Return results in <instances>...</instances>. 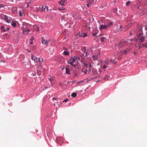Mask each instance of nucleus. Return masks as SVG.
<instances>
[{
  "instance_id": "1",
  "label": "nucleus",
  "mask_w": 147,
  "mask_h": 147,
  "mask_svg": "<svg viewBox=\"0 0 147 147\" xmlns=\"http://www.w3.org/2000/svg\"><path fill=\"white\" fill-rule=\"evenodd\" d=\"M32 25L29 24L23 23L21 27L22 30L24 34H28L31 30Z\"/></svg>"
},
{
  "instance_id": "2",
  "label": "nucleus",
  "mask_w": 147,
  "mask_h": 147,
  "mask_svg": "<svg viewBox=\"0 0 147 147\" xmlns=\"http://www.w3.org/2000/svg\"><path fill=\"white\" fill-rule=\"evenodd\" d=\"M127 44V41L122 40L120 42L118 45H117L116 46L115 49L116 50H117V49H120L126 46Z\"/></svg>"
},
{
  "instance_id": "3",
  "label": "nucleus",
  "mask_w": 147,
  "mask_h": 147,
  "mask_svg": "<svg viewBox=\"0 0 147 147\" xmlns=\"http://www.w3.org/2000/svg\"><path fill=\"white\" fill-rule=\"evenodd\" d=\"M31 59L34 61L35 63H37L38 65H39L42 64L43 60V59L42 58H36L33 55H32Z\"/></svg>"
},
{
  "instance_id": "4",
  "label": "nucleus",
  "mask_w": 147,
  "mask_h": 147,
  "mask_svg": "<svg viewBox=\"0 0 147 147\" xmlns=\"http://www.w3.org/2000/svg\"><path fill=\"white\" fill-rule=\"evenodd\" d=\"M118 59V55H116L115 54L113 55L111 57V61L113 63L115 64L117 63V61L115 60V59Z\"/></svg>"
},
{
  "instance_id": "5",
  "label": "nucleus",
  "mask_w": 147,
  "mask_h": 147,
  "mask_svg": "<svg viewBox=\"0 0 147 147\" xmlns=\"http://www.w3.org/2000/svg\"><path fill=\"white\" fill-rule=\"evenodd\" d=\"M77 59V57H74L73 58H71L70 59L69 61L68 62V63L71 65L73 67H75V65H74V63L75 62Z\"/></svg>"
},
{
  "instance_id": "6",
  "label": "nucleus",
  "mask_w": 147,
  "mask_h": 147,
  "mask_svg": "<svg viewBox=\"0 0 147 147\" xmlns=\"http://www.w3.org/2000/svg\"><path fill=\"white\" fill-rule=\"evenodd\" d=\"M49 40H47L45 39V38L42 37V42L43 45H44L47 46L49 42Z\"/></svg>"
},
{
  "instance_id": "7",
  "label": "nucleus",
  "mask_w": 147,
  "mask_h": 147,
  "mask_svg": "<svg viewBox=\"0 0 147 147\" xmlns=\"http://www.w3.org/2000/svg\"><path fill=\"white\" fill-rule=\"evenodd\" d=\"M39 10L41 12L46 10L48 11V7L45 6H41L39 7Z\"/></svg>"
},
{
  "instance_id": "8",
  "label": "nucleus",
  "mask_w": 147,
  "mask_h": 147,
  "mask_svg": "<svg viewBox=\"0 0 147 147\" xmlns=\"http://www.w3.org/2000/svg\"><path fill=\"white\" fill-rule=\"evenodd\" d=\"M118 27V26H116V27H115L114 28V31L115 32H117L119 31L120 29L121 28V25H120L119 26V27Z\"/></svg>"
},
{
  "instance_id": "9",
  "label": "nucleus",
  "mask_w": 147,
  "mask_h": 147,
  "mask_svg": "<svg viewBox=\"0 0 147 147\" xmlns=\"http://www.w3.org/2000/svg\"><path fill=\"white\" fill-rule=\"evenodd\" d=\"M8 17L6 15H5L4 17V20L8 23H10L11 22V21L8 19Z\"/></svg>"
},
{
  "instance_id": "10",
  "label": "nucleus",
  "mask_w": 147,
  "mask_h": 147,
  "mask_svg": "<svg viewBox=\"0 0 147 147\" xmlns=\"http://www.w3.org/2000/svg\"><path fill=\"white\" fill-rule=\"evenodd\" d=\"M107 25H103L101 24L100 26V29L101 30L102 29H107Z\"/></svg>"
},
{
  "instance_id": "11",
  "label": "nucleus",
  "mask_w": 147,
  "mask_h": 147,
  "mask_svg": "<svg viewBox=\"0 0 147 147\" xmlns=\"http://www.w3.org/2000/svg\"><path fill=\"white\" fill-rule=\"evenodd\" d=\"M135 46L138 49H140L142 47L141 44L137 42L135 44Z\"/></svg>"
},
{
  "instance_id": "12",
  "label": "nucleus",
  "mask_w": 147,
  "mask_h": 147,
  "mask_svg": "<svg viewBox=\"0 0 147 147\" xmlns=\"http://www.w3.org/2000/svg\"><path fill=\"white\" fill-rule=\"evenodd\" d=\"M91 49H89L87 50V52H86V56H87L88 55H89L90 53L91 52Z\"/></svg>"
},
{
  "instance_id": "13",
  "label": "nucleus",
  "mask_w": 147,
  "mask_h": 147,
  "mask_svg": "<svg viewBox=\"0 0 147 147\" xmlns=\"http://www.w3.org/2000/svg\"><path fill=\"white\" fill-rule=\"evenodd\" d=\"M117 8H116L114 9V10L113 11V12L114 13H116L119 16L121 15V13L120 12V11H119V12L118 13L117 12Z\"/></svg>"
},
{
  "instance_id": "14",
  "label": "nucleus",
  "mask_w": 147,
  "mask_h": 147,
  "mask_svg": "<svg viewBox=\"0 0 147 147\" xmlns=\"http://www.w3.org/2000/svg\"><path fill=\"white\" fill-rule=\"evenodd\" d=\"M130 49L129 48H127V49H125L124 51L122 52V53L123 54H125L129 52L130 51Z\"/></svg>"
},
{
  "instance_id": "15",
  "label": "nucleus",
  "mask_w": 147,
  "mask_h": 147,
  "mask_svg": "<svg viewBox=\"0 0 147 147\" xmlns=\"http://www.w3.org/2000/svg\"><path fill=\"white\" fill-rule=\"evenodd\" d=\"M62 141V138H56V141L58 143H59V142L61 141Z\"/></svg>"
},
{
  "instance_id": "16",
  "label": "nucleus",
  "mask_w": 147,
  "mask_h": 147,
  "mask_svg": "<svg viewBox=\"0 0 147 147\" xmlns=\"http://www.w3.org/2000/svg\"><path fill=\"white\" fill-rule=\"evenodd\" d=\"M96 0H88L87 1L88 3H94V2H96Z\"/></svg>"
},
{
  "instance_id": "17",
  "label": "nucleus",
  "mask_w": 147,
  "mask_h": 147,
  "mask_svg": "<svg viewBox=\"0 0 147 147\" xmlns=\"http://www.w3.org/2000/svg\"><path fill=\"white\" fill-rule=\"evenodd\" d=\"M131 24H129L128 25L126 26L125 27V31H126L129 28V27H131Z\"/></svg>"
},
{
  "instance_id": "18",
  "label": "nucleus",
  "mask_w": 147,
  "mask_h": 147,
  "mask_svg": "<svg viewBox=\"0 0 147 147\" xmlns=\"http://www.w3.org/2000/svg\"><path fill=\"white\" fill-rule=\"evenodd\" d=\"M110 78V76H109L108 75H105L104 77V79L105 80H107L109 79Z\"/></svg>"
},
{
  "instance_id": "19",
  "label": "nucleus",
  "mask_w": 147,
  "mask_h": 147,
  "mask_svg": "<svg viewBox=\"0 0 147 147\" xmlns=\"http://www.w3.org/2000/svg\"><path fill=\"white\" fill-rule=\"evenodd\" d=\"M65 3V1H61L59 2V3L62 6H64Z\"/></svg>"
},
{
  "instance_id": "20",
  "label": "nucleus",
  "mask_w": 147,
  "mask_h": 147,
  "mask_svg": "<svg viewBox=\"0 0 147 147\" xmlns=\"http://www.w3.org/2000/svg\"><path fill=\"white\" fill-rule=\"evenodd\" d=\"M98 55H95L93 56V58L94 60H96L98 59Z\"/></svg>"
},
{
  "instance_id": "21",
  "label": "nucleus",
  "mask_w": 147,
  "mask_h": 147,
  "mask_svg": "<svg viewBox=\"0 0 147 147\" xmlns=\"http://www.w3.org/2000/svg\"><path fill=\"white\" fill-rule=\"evenodd\" d=\"M130 35H131L132 34H136V32L135 30H134L131 31L129 33Z\"/></svg>"
},
{
  "instance_id": "22",
  "label": "nucleus",
  "mask_w": 147,
  "mask_h": 147,
  "mask_svg": "<svg viewBox=\"0 0 147 147\" xmlns=\"http://www.w3.org/2000/svg\"><path fill=\"white\" fill-rule=\"evenodd\" d=\"M113 22H112L111 21L109 22L107 25V28L112 26L113 25Z\"/></svg>"
},
{
  "instance_id": "23",
  "label": "nucleus",
  "mask_w": 147,
  "mask_h": 147,
  "mask_svg": "<svg viewBox=\"0 0 147 147\" xmlns=\"http://www.w3.org/2000/svg\"><path fill=\"white\" fill-rule=\"evenodd\" d=\"M63 54L65 55H69V53L68 51H65L63 53Z\"/></svg>"
},
{
  "instance_id": "24",
  "label": "nucleus",
  "mask_w": 147,
  "mask_h": 147,
  "mask_svg": "<svg viewBox=\"0 0 147 147\" xmlns=\"http://www.w3.org/2000/svg\"><path fill=\"white\" fill-rule=\"evenodd\" d=\"M4 28L5 27L3 26H2L1 27V29L3 32H5L6 31V30L4 29Z\"/></svg>"
},
{
  "instance_id": "25",
  "label": "nucleus",
  "mask_w": 147,
  "mask_h": 147,
  "mask_svg": "<svg viewBox=\"0 0 147 147\" xmlns=\"http://www.w3.org/2000/svg\"><path fill=\"white\" fill-rule=\"evenodd\" d=\"M106 39V38L104 37H102L100 38V40L101 42L104 41Z\"/></svg>"
},
{
  "instance_id": "26",
  "label": "nucleus",
  "mask_w": 147,
  "mask_h": 147,
  "mask_svg": "<svg viewBox=\"0 0 147 147\" xmlns=\"http://www.w3.org/2000/svg\"><path fill=\"white\" fill-rule=\"evenodd\" d=\"M82 72L84 73V74H86L87 72V70L84 68H83L82 69Z\"/></svg>"
},
{
  "instance_id": "27",
  "label": "nucleus",
  "mask_w": 147,
  "mask_h": 147,
  "mask_svg": "<svg viewBox=\"0 0 147 147\" xmlns=\"http://www.w3.org/2000/svg\"><path fill=\"white\" fill-rule=\"evenodd\" d=\"M76 96L77 94L75 92L71 94V96L72 97H75Z\"/></svg>"
},
{
  "instance_id": "28",
  "label": "nucleus",
  "mask_w": 147,
  "mask_h": 147,
  "mask_svg": "<svg viewBox=\"0 0 147 147\" xmlns=\"http://www.w3.org/2000/svg\"><path fill=\"white\" fill-rule=\"evenodd\" d=\"M66 73L67 74H70L69 73L70 70L69 69L67 68H66Z\"/></svg>"
},
{
  "instance_id": "29",
  "label": "nucleus",
  "mask_w": 147,
  "mask_h": 147,
  "mask_svg": "<svg viewBox=\"0 0 147 147\" xmlns=\"http://www.w3.org/2000/svg\"><path fill=\"white\" fill-rule=\"evenodd\" d=\"M11 25L12 26L15 27L16 26V22H13L12 23Z\"/></svg>"
},
{
  "instance_id": "30",
  "label": "nucleus",
  "mask_w": 147,
  "mask_h": 147,
  "mask_svg": "<svg viewBox=\"0 0 147 147\" xmlns=\"http://www.w3.org/2000/svg\"><path fill=\"white\" fill-rule=\"evenodd\" d=\"M131 3V2L129 1H128L126 3V5L127 6H128L129 5L130 3Z\"/></svg>"
},
{
  "instance_id": "31",
  "label": "nucleus",
  "mask_w": 147,
  "mask_h": 147,
  "mask_svg": "<svg viewBox=\"0 0 147 147\" xmlns=\"http://www.w3.org/2000/svg\"><path fill=\"white\" fill-rule=\"evenodd\" d=\"M87 35L86 33H83L82 37H85L87 36Z\"/></svg>"
},
{
  "instance_id": "32",
  "label": "nucleus",
  "mask_w": 147,
  "mask_h": 147,
  "mask_svg": "<svg viewBox=\"0 0 147 147\" xmlns=\"http://www.w3.org/2000/svg\"><path fill=\"white\" fill-rule=\"evenodd\" d=\"M23 13L21 11L19 12V15L20 16H23Z\"/></svg>"
},
{
  "instance_id": "33",
  "label": "nucleus",
  "mask_w": 147,
  "mask_h": 147,
  "mask_svg": "<svg viewBox=\"0 0 147 147\" xmlns=\"http://www.w3.org/2000/svg\"><path fill=\"white\" fill-rule=\"evenodd\" d=\"M23 63L25 66L27 65H28L27 63H26V61H24L23 62Z\"/></svg>"
},
{
  "instance_id": "34",
  "label": "nucleus",
  "mask_w": 147,
  "mask_h": 147,
  "mask_svg": "<svg viewBox=\"0 0 147 147\" xmlns=\"http://www.w3.org/2000/svg\"><path fill=\"white\" fill-rule=\"evenodd\" d=\"M102 67L103 68L105 69L107 68V65L105 64V65L102 66Z\"/></svg>"
},
{
  "instance_id": "35",
  "label": "nucleus",
  "mask_w": 147,
  "mask_h": 147,
  "mask_svg": "<svg viewBox=\"0 0 147 147\" xmlns=\"http://www.w3.org/2000/svg\"><path fill=\"white\" fill-rule=\"evenodd\" d=\"M82 34H83L82 33H80V32L79 33L78 35H79V36L82 37Z\"/></svg>"
},
{
  "instance_id": "36",
  "label": "nucleus",
  "mask_w": 147,
  "mask_h": 147,
  "mask_svg": "<svg viewBox=\"0 0 147 147\" xmlns=\"http://www.w3.org/2000/svg\"><path fill=\"white\" fill-rule=\"evenodd\" d=\"M38 26L36 25H34L33 26V28L35 29V28L36 29V28H38Z\"/></svg>"
},
{
  "instance_id": "37",
  "label": "nucleus",
  "mask_w": 147,
  "mask_h": 147,
  "mask_svg": "<svg viewBox=\"0 0 147 147\" xmlns=\"http://www.w3.org/2000/svg\"><path fill=\"white\" fill-rule=\"evenodd\" d=\"M4 7V5L3 4H0V7Z\"/></svg>"
},
{
  "instance_id": "38",
  "label": "nucleus",
  "mask_w": 147,
  "mask_h": 147,
  "mask_svg": "<svg viewBox=\"0 0 147 147\" xmlns=\"http://www.w3.org/2000/svg\"><path fill=\"white\" fill-rule=\"evenodd\" d=\"M86 67H87L88 66H89L90 68H91V63H90V64L89 65H86Z\"/></svg>"
},
{
  "instance_id": "39",
  "label": "nucleus",
  "mask_w": 147,
  "mask_h": 147,
  "mask_svg": "<svg viewBox=\"0 0 147 147\" xmlns=\"http://www.w3.org/2000/svg\"><path fill=\"white\" fill-rule=\"evenodd\" d=\"M34 39V37H33V36H32L30 38V41H31V40H32Z\"/></svg>"
},
{
  "instance_id": "40",
  "label": "nucleus",
  "mask_w": 147,
  "mask_h": 147,
  "mask_svg": "<svg viewBox=\"0 0 147 147\" xmlns=\"http://www.w3.org/2000/svg\"><path fill=\"white\" fill-rule=\"evenodd\" d=\"M68 100H69L68 99H65L63 101V102H67V101Z\"/></svg>"
},
{
  "instance_id": "41",
  "label": "nucleus",
  "mask_w": 147,
  "mask_h": 147,
  "mask_svg": "<svg viewBox=\"0 0 147 147\" xmlns=\"http://www.w3.org/2000/svg\"><path fill=\"white\" fill-rule=\"evenodd\" d=\"M83 82V81L81 80V81H80L79 82H78V84H80L81 83H82Z\"/></svg>"
},
{
  "instance_id": "42",
  "label": "nucleus",
  "mask_w": 147,
  "mask_h": 147,
  "mask_svg": "<svg viewBox=\"0 0 147 147\" xmlns=\"http://www.w3.org/2000/svg\"><path fill=\"white\" fill-rule=\"evenodd\" d=\"M30 44H32L33 43V42L32 40L30 41V40L29 41Z\"/></svg>"
},
{
  "instance_id": "43",
  "label": "nucleus",
  "mask_w": 147,
  "mask_h": 147,
  "mask_svg": "<svg viewBox=\"0 0 147 147\" xmlns=\"http://www.w3.org/2000/svg\"><path fill=\"white\" fill-rule=\"evenodd\" d=\"M36 30H37V31H39V27L38 26V28H36Z\"/></svg>"
},
{
  "instance_id": "44",
  "label": "nucleus",
  "mask_w": 147,
  "mask_h": 147,
  "mask_svg": "<svg viewBox=\"0 0 147 147\" xmlns=\"http://www.w3.org/2000/svg\"><path fill=\"white\" fill-rule=\"evenodd\" d=\"M105 64L106 65H108L109 64V62H106Z\"/></svg>"
},
{
  "instance_id": "45",
  "label": "nucleus",
  "mask_w": 147,
  "mask_h": 147,
  "mask_svg": "<svg viewBox=\"0 0 147 147\" xmlns=\"http://www.w3.org/2000/svg\"><path fill=\"white\" fill-rule=\"evenodd\" d=\"M10 29V28L9 27H7L6 28V29H5L6 30H9Z\"/></svg>"
},
{
  "instance_id": "46",
  "label": "nucleus",
  "mask_w": 147,
  "mask_h": 147,
  "mask_svg": "<svg viewBox=\"0 0 147 147\" xmlns=\"http://www.w3.org/2000/svg\"><path fill=\"white\" fill-rule=\"evenodd\" d=\"M90 3H88L87 4V6L88 7H89V6Z\"/></svg>"
},
{
  "instance_id": "47",
  "label": "nucleus",
  "mask_w": 147,
  "mask_h": 147,
  "mask_svg": "<svg viewBox=\"0 0 147 147\" xmlns=\"http://www.w3.org/2000/svg\"><path fill=\"white\" fill-rule=\"evenodd\" d=\"M96 33L93 34L92 35L93 36H95L96 35Z\"/></svg>"
},
{
  "instance_id": "48",
  "label": "nucleus",
  "mask_w": 147,
  "mask_h": 147,
  "mask_svg": "<svg viewBox=\"0 0 147 147\" xmlns=\"http://www.w3.org/2000/svg\"><path fill=\"white\" fill-rule=\"evenodd\" d=\"M57 99V98H53V100L54 101L55 100H56Z\"/></svg>"
},
{
  "instance_id": "49",
  "label": "nucleus",
  "mask_w": 147,
  "mask_h": 147,
  "mask_svg": "<svg viewBox=\"0 0 147 147\" xmlns=\"http://www.w3.org/2000/svg\"><path fill=\"white\" fill-rule=\"evenodd\" d=\"M73 17L74 18H76L77 17L75 16H74V15H73Z\"/></svg>"
},
{
  "instance_id": "50",
  "label": "nucleus",
  "mask_w": 147,
  "mask_h": 147,
  "mask_svg": "<svg viewBox=\"0 0 147 147\" xmlns=\"http://www.w3.org/2000/svg\"><path fill=\"white\" fill-rule=\"evenodd\" d=\"M74 13H75V15H78V13H75L74 12Z\"/></svg>"
},
{
  "instance_id": "51",
  "label": "nucleus",
  "mask_w": 147,
  "mask_h": 147,
  "mask_svg": "<svg viewBox=\"0 0 147 147\" xmlns=\"http://www.w3.org/2000/svg\"><path fill=\"white\" fill-rule=\"evenodd\" d=\"M70 81H68V82H67V84H69V83H70Z\"/></svg>"
},
{
  "instance_id": "52",
  "label": "nucleus",
  "mask_w": 147,
  "mask_h": 147,
  "mask_svg": "<svg viewBox=\"0 0 147 147\" xmlns=\"http://www.w3.org/2000/svg\"><path fill=\"white\" fill-rule=\"evenodd\" d=\"M27 51H28L29 52H30V53L31 52V51H30V50H29L28 49V50H27Z\"/></svg>"
},
{
  "instance_id": "53",
  "label": "nucleus",
  "mask_w": 147,
  "mask_h": 147,
  "mask_svg": "<svg viewBox=\"0 0 147 147\" xmlns=\"http://www.w3.org/2000/svg\"><path fill=\"white\" fill-rule=\"evenodd\" d=\"M36 75V74H33V76H35Z\"/></svg>"
},
{
  "instance_id": "54",
  "label": "nucleus",
  "mask_w": 147,
  "mask_h": 147,
  "mask_svg": "<svg viewBox=\"0 0 147 147\" xmlns=\"http://www.w3.org/2000/svg\"><path fill=\"white\" fill-rule=\"evenodd\" d=\"M136 54V52H135L134 53V54L135 55Z\"/></svg>"
},
{
  "instance_id": "55",
  "label": "nucleus",
  "mask_w": 147,
  "mask_h": 147,
  "mask_svg": "<svg viewBox=\"0 0 147 147\" xmlns=\"http://www.w3.org/2000/svg\"><path fill=\"white\" fill-rule=\"evenodd\" d=\"M28 6H29V4L28 3H27V7H28Z\"/></svg>"
},
{
  "instance_id": "56",
  "label": "nucleus",
  "mask_w": 147,
  "mask_h": 147,
  "mask_svg": "<svg viewBox=\"0 0 147 147\" xmlns=\"http://www.w3.org/2000/svg\"><path fill=\"white\" fill-rule=\"evenodd\" d=\"M64 19V17H62V20H63Z\"/></svg>"
},
{
  "instance_id": "57",
  "label": "nucleus",
  "mask_w": 147,
  "mask_h": 147,
  "mask_svg": "<svg viewBox=\"0 0 147 147\" xmlns=\"http://www.w3.org/2000/svg\"><path fill=\"white\" fill-rule=\"evenodd\" d=\"M49 80H50V81L51 82V78H49Z\"/></svg>"
},
{
  "instance_id": "58",
  "label": "nucleus",
  "mask_w": 147,
  "mask_h": 147,
  "mask_svg": "<svg viewBox=\"0 0 147 147\" xmlns=\"http://www.w3.org/2000/svg\"><path fill=\"white\" fill-rule=\"evenodd\" d=\"M90 74H92V73H91V70L90 69Z\"/></svg>"
},
{
  "instance_id": "59",
  "label": "nucleus",
  "mask_w": 147,
  "mask_h": 147,
  "mask_svg": "<svg viewBox=\"0 0 147 147\" xmlns=\"http://www.w3.org/2000/svg\"><path fill=\"white\" fill-rule=\"evenodd\" d=\"M99 71L100 73V72H101V70L99 69Z\"/></svg>"
},
{
  "instance_id": "60",
  "label": "nucleus",
  "mask_w": 147,
  "mask_h": 147,
  "mask_svg": "<svg viewBox=\"0 0 147 147\" xmlns=\"http://www.w3.org/2000/svg\"><path fill=\"white\" fill-rule=\"evenodd\" d=\"M135 40H136V41H137V38H135Z\"/></svg>"
},
{
  "instance_id": "61",
  "label": "nucleus",
  "mask_w": 147,
  "mask_h": 147,
  "mask_svg": "<svg viewBox=\"0 0 147 147\" xmlns=\"http://www.w3.org/2000/svg\"><path fill=\"white\" fill-rule=\"evenodd\" d=\"M1 56V54L0 53V57Z\"/></svg>"
},
{
  "instance_id": "62",
  "label": "nucleus",
  "mask_w": 147,
  "mask_h": 147,
  "mask_svg": "<svg viewBox=\"0 0 147 147\" xmlns=\"http://www.w3.org/2000/svg\"><path fill=\"white\" fill-rule=\"evenodd\" d=\"M12 1L13 2L14 1L13 0H12Z\"/></svg>"
},
{
  "instance_id": "63",
  "label": "nucleus",
  "mask_w": 147,
  "mask_h": 147,
  "mask_svg": "<svg viewBox=\"0 0 147 147\" xmlns=\"http://www.w3.org/2000/svg\"><path fill=\"white\" fill-rule=\"evenodd\" d=\"M64 49H66V48H64Z\"/></svg>"
},
{
  "instance_id": "64",
  "label": "nucleus",
  "mask_w": 147,
  "mask_h": 147,
  "mask_svg": "<svg viewBox=\"0 0 147 147\" xmlns=\"http://www.w3.org/2000/svg\"><path fill=\"white\" fill-rule=\"evenodd\" d=\"M74 82V81H73L72 82V83H73Z\"/></svg>"
}]
</instances>
